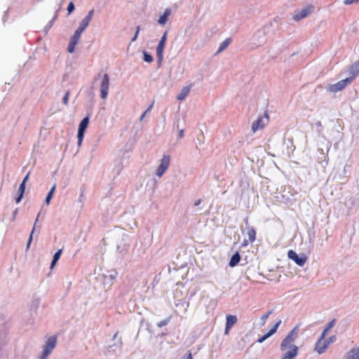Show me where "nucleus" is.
Instances as JSON below:
<instances>
[{
	"instance_id": "1",
	"label": "nucleus",
	"mask_w": 359,
	"mask_h": 359,
	"mask_svg": "<svg viewBox=\"0 0 359 359\" xmlns=\"http://www.w3.org/2000/svg\"><path fill=\"white\" fill-rule=\"evenodd\" d=\"M298 332V327H294L282 341L280 349L283 352L281 359H295L299 348L294 344Z\"/></svg>"
},
{
	"instance_id": "2",
	"label": "nucleus",
	"mask_w": 359,
	"mask_h": 359,
	"mask_svg": "<svg viewBox=\"0 0 359 359\" xmlns=\"http://www.w3.org/2000/svg\"><path fill=\"white\" fill-rule=\"evenodd\" d=\"M57 337L56 335L48 338L45 344L43 346V351L39 355V359H47L48 356L52 353L57 344Z\"/></svg>"
},
{
	"instance_id": "3",
	"label": "nucleus",
	"mask_w": 359,
	"mask_h": 359,
	"mask_svg": "<svg viewBox=\"0 0 359 359\" xmlns=\"http://www.w3.org/2000/svg\"><path fill=\"white\" fill-rule=\"evenodd\" d=\"M269 121V116L265 112L264 116H259L252 125V130L255 133L257 130L263 129Z\"/></svg>"
},
{
	"instance_id": "4",
	"label": "nucleus",
	"mask_w": 359,
	"mask_h": 359,
	"mask_svg": "<svg viewBox=\"0 0 359 359\" xmlns=\"http://www.w3.org/2000/svg\"><path fill=\"white\" fill-rule=\"evenodd\" d=\"M170 156L169 155H163L161 160L160 165L156 170V175L159 177H162L170 165Z\"/></svg>"
},
{
	"instance_id": "5",
	"label": "nucleus",
	"mask_w": 359,
	"mask_h": 359,
	"mask_svg": "<svg viewBox=\"0 0 359 359\" xmlns=\"http://www.w3.org/2000/svg\"><path fill=\"white\" fill-rule=\"evenodd\" d=\"M351 83V79H345L338 81L337 83L330 85L328 87L329 91L337 93L344 90L348 84Z\"/></svg>"
},
{
	"instance_id": "6",
	"label": "nucleus",
	"mask_w": 359,
	"mask_h": 359,
	"mask_svg": "<svg viewBox=\"0 0 359 359\" xmlns=\"http://www.w3.org/2000/svg\"><path fill=\"white\" fill-rule=\"evenodd\" d=\"M88 123H89L88 117H85L82 119V121L79 123L78 135H77L79 146H81V144L83 142V140L84 137V133L88 127Z\"/></svg>"
},
{
	"instance_id": "7",
	"label": "nucleus",
	"mask_w": 359,
	"mask_h": 359,
	"mask_svg": "<svg viewBox=\"0 0 359 359\" xmlns=\"http://www.w3.org/2000/svg\"><path fill=\"white\" fill-rule=\"evenodd\" d=\"M109 88V76L107 74H104L100 83V96L102 99H106L108 95V90Z\"/></svg>"
},
{
	"instance_id": "8",
	"label": "nucleus",
	"mask_w": 359,
	"mask_h": 359,
	"mask_svg": "<svg viewBox=\"0 0 359 359\" xmlns=\"http://www.w3.org/2000/svg\"><path fill=\"white\" fill-rule=\"evenodd\" d=\"M314 9V6L313 5H309L306 8H302L301 11L295 13L293 16V19L295 21H299L302 19L306 18L309 15Z\"/></svg>"
},
{
	"instance_id": "9",
	"label": "nucleus",
	"mask_w": 359,
	"mask_h": 359,
	"mask_svg": "<svg viewBox=\"0 0 359 359\" xmlns=\"http://www.w3.org/2000/svg\"><path fill=\"white\" fill-rule=\"evenodd\" d=\"M287 257L300 266H304L306 262V257L304 255L299 257V255L292 250L288 251Z\"/></svg>"
},
{
	"instance_id": "10",
	"label": "nucleus",
	"mask_w": 359,
	"mask_h": 359,
	"mask_svg": "<svg viewBox=\"0 0 359 359\" xmlns=\"http://www.w3.org/2000/svg\"><path fill=\"white\" fill-rule=\"evenodd\" d=\"M82 33V32L78 29L75 31L68 45L67 50L69 53H72L74 51L75 46L78 43Z\"/></svg>"
},
{
	"instance_id": "11",
	"label": "nucleus",
	"mask_w": 359,
	"mask_h": 359,
	"mask_svg": "<svg viewBox=\"0 0 359 359\" xmlns=\"http://www.w3.org/2000/svg\"><path fill=\"white\" fill-rule=\"evenodd\" d=\"M247 236L248 239H244L242 243V247H246L250 243L255 242L256 239V231L253 227H248L247 228Z\"/></svg>"
},
{
	"instance_id": "12",
	"label": "nucleus",
	"mask_w": 359,
	"mask_h": 359,
	"mask_svg": "<svg viewBox=\"0 0 359 359\" xmlns=\"http://www.w3.org/2000/svg\"><path fill=\"white\" fill-rule=\"evenodd\" d=\"M324 339L325 337H323L322 334L320 339L316 344L315 351L320 354L324 353L329 346V341H325Z\"/></svg>"
},
{
	"instance_id": "13",
	"label": "nucleus",
	"mask_w": 359,
	"mask_h": 359,
	"mask_svg": "<svg viewBox=\"0 0 359 359\" xmlns=\"http://www.w3.org/2000/svg\"><path fill=\"white\" fill-rule=\"evenodd\" d=\"M93 14L94 10L92 9L88 12V15L82 20V21L79 24V27L76 29L83 32V31L86 29L90 22L91 21Z\"/></svg>"
},
{
	"instance_id": "14",
	"label": "nucleus",
	"mask_w": 359,
	"mask_h": 359,
	"mask_svg": "<svg viewBox=\"0 0 359 359\" xmlns=\"http://www.w3.org/2000/svg\"><path fill=\"white\" fill-rule=\"evenodd\" d=\"M238 318L234 315H227L226 317V326L224 334L227 335L233 325L237 323Z\"/></svg>"
},
{
	"instance_id": "15",
	"label": "nucleus",
	"mask_w": 359,
	"mask_h": 359,
	"mask_svg": "<svg viewBox=\"0 0 359 359\" xmlns=\"http://www.w3.org/2000/svg\"><path fill=\"white\" fill-rule=\"evenodd\" d=\"M166 39H167V32H165V33L163 34V36L161 37V39L158 43V45L156 48V54L159 59H162V57H163V50H164V48L165 46Z\"/></svg>"
},
{
	"instance_id": "16",
	"label": "nucleus",
	"mask_w": 359,
	"mask_h": 359,
	"mask_svg": "<svg viewBox=\"0 0 359 359\" xmlns=\"http://www.w3.org/2000/svg\"><path fill=\"white\" fill-rule=\"evenodd\" d=\"M351 74L348 79H351V82L359 75V61L353 63L348 68Z\"/></svg>"
},
{
	"instance_id": "17",
	"label": "nucleus",
	"mask_w": 359,
	"mask_h": 359,
	"mask_svg": "<svg viewBox=\"0 0 359 359\" xmlns=\"http://www.w3.org/2000/svg\"><path fill=\"white\" fill-rule=\"evenodd\" d=\"M281 323V320H279L274 325L273 327L265 334H264L262 337L259 338L257 339L258 343H262L264 342L267 338L273 335L277 331L278 327Z\"/></svg>"
},
{
	"instance_id": "18",
	"label": "nucleus",
	"mask_w": 359,
	"mask_h": 359,
	"mask_svg": "<svg viewBox=\"0 0 359 359\" xmlns=\"http://www.w3.org/2000/svg\"><path fill=\"white\" fill-rule=\"evenodd\" d=\"M191 88V84L184 87L181 90L180 93L178 94V95L177 96V99L180 101L184 100L186 98V97L189 95Z\"/></svg>"
},
{
	"instance_id": "19",
	"label": "nucleus",
	"mask_w": 359,
	"mask_h": 359,
	"mask_svg": "<svg viewBox=\"0 0 359 359\" xmlns=\"http://www.w3.org/2000/svg\"><path fill=\"white\" fill-rule=\"evenodd\" d=\"M170 14H171V9L166 8L163 14L160 16L159 19L158 20V22L160 25H164L167 22L168 18L170 15Z\"/></svg>"
},
{
	"instance_id": "20",
	"label": "nucleus",
	"mask_w": 359,
	"mask_h": 359,
	"mask_svg": "<svg viewBox=\"0 0 359 359\" xmlns=\"http://www.w3.org/2000/svg\"><path fill=\"white\" fill-rule=\"evenodd\" d=\"M241 260V256L239 252H236L231 257L229 261V265L231 267L236 266Z\"/></svg>"
},
{
	"instance_id": "21",
	"label": "nucleus",
	"mask_w": 359,
	"mask_h": 359,
	"mask_svg": "<svg viewBox=\"0 0 359 359\" xmlns=\"http://www.w3.org/2000/svg\"><path fill=\"white\" fill-rule=\"evenodd\" d=\"M62 253V249L58 250L55 253V255H53V260H52L51 264H50V269H53L54 268V266H55L57 262L60 258V256H61Z\"/></svg>"
},
{
	"instance_id": "22",
	"label": "nucleus",
	"mask_w": 359,
	"mask_h": 359,
	"mask_svg": "<svg viewBox=\"0 0 359 359\" xmlns=\"http://www.w3.org/2000/svg\"><path fill=\"white\" fill-rule=\"evenodd\" d=\"M25 184H24V183H21L20 185V187H19V189H18V196L15 198V202L17 203H19L22 197H23V195H24V193H25Z\"/></svg>"
},
{
	"instance_id": "23",
	"label": "nucleus",
	"mask_w": 359,
	"mask_h": 359,
	"mask_svg": "<svg viewBox=\"0 0 359 359\" xmlns=\"http://www.w3.org/2000/svg\"><path fill=\"white\" fill-rule=\"evenodd\" d=\"M346 359H359V347L352 349L348 353Z\"/></svg>"
},
{
	"instance_id": "24",
	"label": "nucleus",
	"mask_w": 359,
	"mask_h": 359,
	"mask_svg": "<svg viewBox=\"0 0 359 359\" xmlns=\"http://www.w3.org/2000/svg\"><path fill=\"white\" fill-rule=\"evenodd\" d=\"M230 43H231L230 39H225L222 43H220L219 47L217 50V53H220V52L223 51L224 50H225L227 48V46L229 45Z\"/></svg>"
},
{
	"instance_id": "25",
	"label": "nucleus",
	"mask_w": 359,
	"mask_h": 359,
	"mask_svg": "<svg viewBox=\"0 0 359 359\" xmlns=\"http://www.w3.org/2000/svg\"><path fill=\"white\" fill-rule=\"evenodd\" d=\"M335 323H336V320L335 319H333L332 320H331L327 325V327L325 328V330H323V337H325L327 332L332 327L334 326L335 325Z\"/></svg>"
},
{
	"instance_id": "26",
	"label": "nucleus",
	"mask_w": 359,
	"mask_h": 359,
	"mask_svg": "<svg viewBox=\"0 0 359 359\" xmlns=\"http://www.w3.org/2000/svg\"><path fill=\"white\" fill-rule=\"evenodd\" d=\"M55 187H56V185H55V184H54V185L53 186V187L50 189V191L48 192V195H47V196H46V203L47 205H48V204H49L50 201V199H51V198H52V197H53V195L54 191H55Z\"/></svg>"
},
{
	"instance_id": "27",
	"label": "nucleus",
	"mask_w": 359,
	"mask_h": 359,
	"mask_svg": "<svg viewBox=\"0 0 359 359\" xmlns=\"http://www.w3.org/2000/svg\"><path fill=\"white\" fill-rule=\"evenodd\" d=\"M143 55L144 60L145 62H151L153 61V57L150 54L147 53L146 51H144Z\"/></svg>"
},
{
	"instance_id": "28",
	"label": "nucleus",
	"mask_w": 359,
	"mask_h": 359,
	"mask_svg": "<svg viewBox=\"0 0 359 359\" xmlns=\"http://www.w3.org/2000/svg\"><path fill=\"white\" fill-rule=\"evenodd\" d=\"M170 319H171V317H168L166 319H164V320L160 321L157 324L158 327H161L163 326L168 325L169 323V322L170 321Z\"/></svg>"
},
{
	"instance_id": "29",
	"label": "nucleus",
	"mask_w": 359,
	"mask_h": 359,
	"mask_svg": "<svg viewBox=\"0 0 359 359\" xmlns=\"http://www.w3.org/2000/svg\"><path fill=\"white\" fill-rule=\"evenodd\" d=\"M272 313V311H268L266 313L264 314L262 317H261V320H262V325H264L266 323V319L269 318V316Z\"/></svg>"
},
{
	"instance_id": "30",
	"label": "nucleus",
	"mask_w": 359,
	"mask_h": 359,
	"mask_svg": "<svg viewBox=\"0 0 359 359\" xmlns=\"http://www.w3.org/2000/svg\"><path fill=\"white\" fill-rule=\"evenodd\" d=\"M35 230V225L34 226L33 229H32V231L31 232V234L29 236V240L27 241V250L29 248V246L31 245V243L32 241V235L34 233V231Z\"/></svg>"
},
{
	"instance_id": "31",
	"label": "nucleus",
	"mask_w": 359,
	"mask_h": 359,
	"mask_svg": "<svg viewBox=\"0 0 359 359\" xmlns=\"http://www.w3.org/2000/svg\"><path fill=\"white\" fill-rule=\"evenodd\" d=\"M69 94V91H67L62 99V102L65 105L68 104Z\"/></svg>"
},
{
	"instance_id": "32",
	"label": "nucleus",
	"mask_w": 359,
	"mask_h": 359,
	"mask_svg": "<svg viewBox=\"0 0 359 359\" xmlns=\"http://www.w3.org/2000/svg\"><path fill=\"white\" fill-rule=\"evenodd\" d=\"M74 8H75L74 4L72 1H71L67 6L68 14H70L71 13H72L73 11L74 10Z\"/></svg>"
},
{
	"instance_id": "33",
	"label": "nucleus",
	"mask_w": 359,
	"mask_h": 359,
	"mask_svg": "<svg viewBox=\"0 0 359 359\" xmlns=\"http://www.w3.org/2000/svg\"><path fill=\"white\" fill-rule=\"evenodd\" d=\"M140 26H137V29H136V32H135V34L133 36V38L132 39L131 41L132 42H134L135 41H136L137 36H138V34H139V32H140Z\"/></svg>"
},
{
	"instance_id": "34",
	"label": "nucleus",
	"mask_w": 359,
	"mask_h": 359,
	"mask_svg": "<svg viewBox=\"0 0 359 359\" xmlns=\"http://www.w3.org/2000/svg\"><path fill=\"white\" fill-rule=\"evenodd\" d=\"M154 105V102L151 103V104L147 108V109L143 113V114L141 116L140 120H142L144 116L151 110Z\"/></svg>"
},
{
	"instance_id": "35",
	"label": "nucleus",
	"mask_w": 359,
	"mask_h": 359,
	"mask_svg": "<svg viewBox=\"0 0 359 359\" xmlns=\"http://www.w3.org/2000/svg\"><path fill=\"white\" fill-rule=\"evenodd\" d=\"M358 2V0H344V4L345 5H351L353 3H357Z\"/></svg>"
},
{
	"instance_id": "36",
	"label": "nucleus",
	"mask_w": 359,
	"mask_h": 359,
	"mask_svg": "<svg viewBox=\"0 0 359 359\" xmlns=\"http://www.w3.org/2000/svg\"><path fill=\"white\" fill-rule=\"evenodd\" d=\"M335 339H336V337L335 336H332L328 339H327L326 341H329V345H330L331 343L334 342L335 341Z\"/></svg>"
},
{
	"instance_id": "37",
	"label": "nucleus",
	"mask_w": 359,
	"mask_h": 359,
	"mask_svg": "<svg viewBox=\"0 0 359 359\" xmlns=\"http://www.w3.org/2000/svg\"><path fill=\"white\" fill-rule=\"evenodd\" d=\"M29 173H27V175L24 177L22 183H24V184H26L27 181L28 180Z\"/></svg>"
},
{
	"instance_id": "38",
	"label": "nucleus",
	"mask_w": 359,
	"mask_h": 359,
	"mask_svg": "<svg viewBox=\"0 0 359 359\" xmlns=\"http://www.w3.org/2000/svg\"><path fill=\"white\" fill-rule=\"evenodd\" d=\"M183 136H184V130L181 129L179 131V137L181 139L183 137Z\"/></svg>"
},
{
	"instance_id": "39",
	"label": "nucleus",
	"mask_w": 359,
	"mask_h": 359,
	"mask_svg": "<svg viewBox=\"0 0 359 359\" xmlns=\"http://www.w3.org/2000/svg\"><path fill=\"white\" fill-rule=\"evenodd\" d=\"M183 359H193L191 353L189 352L187 355Z\"/></svg>"
},
{
	"instance_id": "40",
	"label": "nucleus",
	"mask_w": 359,
	"mask_h": 359,
	"mask_svg": "<svg viewBox=\"0 0 359 359\" xmlns=\"http://www.w3.org/2000/svg\"><path fill=\"white\" fill-rule=\"evenodd\" d=\"M201 199H198V200H197V201L195 202L194 205H195V206L199 205L201 204Z\"/></svg>"
},
{
	"instance_id": "41",
	"label": "nucleus",
	"mask_w": 359,
	"mask_h": 359,
	"mask_svg": "<svg viewBox=\"0 0 359 359\" xmlns=\"http://www.w3.org/2000/svg\"><path fill=\"white\" fill-rule=\"evenodd\" d=\"M17 212H18V210L16 209L15 211H14V216H15L17 215Z\"/></svg>"
},
{
	"instance_id": "42",
	"label": "nucleus",
	"mask_w": 359,
	"mask_h": 359,
	"mask_svg": "<svg viewBox=\"0 0 359 359\" xmlns=\"http://www.w3.org/2000/svg\"><path fill=\"white\" fill-rule=\"evenodd\" d=\"M39 214L38 215V216H37V217H36V222H35V223L38 221V217H39Z\"/></svg>"
},
{
	"instance_id": "43",
	"label": "nucleus",
	"mask_w": 359,
	"mask_h": 359,
	"mask_svg": "<svg viewBox=\"0 0 359 359\" xmlns=\"http://www.w3.org/2000/svg\"><path fill=\"white\" fill-rule=\"evenodd\" d=\"M359 1V0H358V2Z\"/></svg>"
}]
</instances>
